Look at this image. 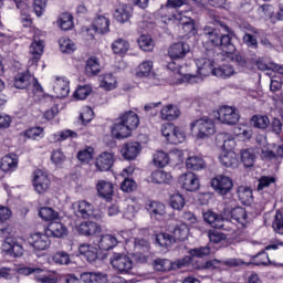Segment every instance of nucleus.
Segmentation results:
<instances>
[{
  "instance_id": "nucleus-51",
  "label": "nucleus",
  "mask_w": 283,
  "mask_h": 283,
  "mask_svg": "<svg viewBox=\"0 0 283 283\" xmlns=\"http://www.w3.org/2000/svg\"><path fill=\"white\" fill-rule=\"evenodd\" d=\"M39 216L40 218H42V220H45L46 222L59 219V212L50 207L41 208L39 211Z\"/></svg>"
},
{
  "instance_id": "nucleus-21",
  "label": "nucleus",
  "mask_w": 283,
  "mask_h": 283,
  "mask_svg": "<svg viewBox=\"0 0 283 283\" xmlns=\"http://www.w3.org/2000/svg\"><path fill=\"white\" fill-rule=\"evenodd\" d=\"M32 81H34V76H32L30 72H20L14 77V87H17V90H28L29 86L32 85Z\"/></svg>"
},
{
  "instance_id": "nucleus-29",
  "label": "nucleus",
  "mask_w": 283,
  "mask_h": 283,
  "mask_svg": "<svg viewBox=\"0 0 283 283\" xmlns=\"http://www.w3.org/2000/svg\"><path fill=\"white\" fill-rule=\"evenodd\" d=\"M98 81L99 87H102L106 92H112V90H116L117 81L112 73L99 75Z\"/></svg>"
},
{
  "instance_id": "nucleus-5",
  "label": "nucleus",
  "mask_w": 283,
  "mask_h": 283,
  "mask_svg": "<svg viewBox=\"0 0 283 283\" xmlns=\"http://www.w3.org/2000/svg\"><path fill=\"white\" fill-rule=\"evenodd\" d=\"M189 262L187 259L177 260L171 262L169 259H155L153 262V266L155 271L167 272L176 269H182V266L187 265Z\"/></svg>"
},
{
  "instance_id": "nucleus-59",
  "label": "nucleus",
  "mask_w": 283,
  "mask_h": 283,
  "mask_svg": "<svg viewBox=\"0 0 283 283\" xmlns=\"http://www.w3.org/2000/svg\"><path fill=\"white\" fill-rule=\"evenodd\" d=\"M275 181H276V179L273 176L260 177L259 184H258V191H263V189L271 187V185H275Z\"/></svg>"
},
{
  "instance_id": "nucleus-44",
  "label": "nucleus",
  "mask_w": 283,
  "mask_h": 283,
  "mask_svg": "<svg viewBox=\"0 0 283 283\" xmlns=\"http://www.w3.org/2000/svg\"><path fill=\"white\" fill-rule=\"evenodd\" d=\"M93 27H95L98 34H105L109 32V19L99 15L95 19Z\"/></svg>"
},
{
  "instance_id": "nucleus-7",
  "label": "nucleus",
  "mask_w": 283,
  "mask_h": 283,
  "mask_svg": "<svg viewBox=\"0 0 283 283\" xmlns=\"http://www.w3.org/2000/svg\"><path fill=\"white\" fill-rule=\"evenodd\" d=\"M203 220L213 229H223V231H227V224L231 223L222 214H218L211 210L203 212Z\"/></svg>"
},
{
  "instance_id": "nucleus-56",
  "label": "nucleus",
  "mask_w": 283,
  "mask_h": 283,
  "mask_svg": "<svg viewBox=\"0 0 283 283\" xmlns=\"http://www.w3.org/2000/svg\"><path fill=\"white\" fill-rule=\"evenodd\" d=\"M185 197H182V195L175 193L170 197V206L177 211H181V209H185Z\"/></svg>"
},
{
  "instance_id": "nucleus-40",
  "label": "nucleus",
  "mask_w": 283,
  "mask_h": 283,
  "mask_svg": "<svg viewBox=\"0 0 283 283\" xmlns=\"http://www.w3.org/2000/svg\"><path fill=\"white\" fill-rule=\"evenodd\" d=\"M57 25L64 31L72 30L74 28V17H72L70 13L60 14Z\"/></svg>"
},
{
  "instance_id": "nucleus-30",
  "label": "nucleus",
  "mask_w": 283,
  "mask_h": 283,
  "mask_svg": "<svg viewBox=\"0 0 283 283\" xmlns=\"http://www.w3.org/2000/svg\"><path fill=\"white\" fill-rule=\"evenodd\" d=\"M19 165V159L17 158V155H6L1 159L0 168L2 171H14Z\"/></svg>"
},
{
  "instance_id": "nucleus-48",
  "label": "nucleus",
  "mask_w": 283,
  "mask_h": 283,
  "mask_svg": "<svg viewBox=\"0 0 283 283\" xmlns=\"http://www.w3.org/2000/svg\"><path fill=\"white\" fill-rule=\"evenodd\" d=\"M233 74H235V71L231 65H222L213 71V76H217L218 78H229L230 76H233Z\"/></svg>"
},
{
  "instance_id": "nucleus-22",
  "label": "nucleus",
  "mask_w": 283,
  "mask_h": 283,
  "mask_svg": "<svg viewBox=\"0 0 283 283\" xmlns=\"http://www.w3.org/2000/svg\"><path fill=\"white\" fill-rule=\"evenodd\" d=\"M80 254L87 260V262H96L98 259V250L90 244V243H83L78 247Z\"/></svg>"
},
{
  "instance_id": "nucleus-4",
  "label": "nucleus",
  "mask_w": 283,
  "mask_h": 283,
  "mask_svg": "<svg viewBox=\"0 0 283 283\" xmlns=\"http://www.w3.org/2000/svg\"><path fill=\"white\" fill-rule=\"evenodd\" d=\"M217 119L222 125H238L240 123V111L233 106H221L218 109Z\"/></svg>"
},
{
  "instance_id": "nucleus-62",
  "label": "nucleus",
  "mask_w": 283,
  "mask_h": 283,
  "mask_svg": "<svg viewBox=\"0 0 283 283\" xmlns=\"http://www.w3.org/2000/svg\"><path fill=\"white\" fill-rule=\"evenodd\" d=\"M45 8H48V0L33 1V11L36 14V17H43Z\"/></svg>"
},
{
  "instance_id": "nucleus-37",
  "label": "nucleus",
  "mask_w": 283,
  "mask_h": 283,
  "mask_svg": "<svg viewBox=\"0 0 283 283\" xmlns=\"http://www.w3.org/2000/svg\"><path fill=\"white\" fill-rule=\"evenodd\" d=\"M231 34L233 33L221 34L219 40V48L227 52V54H233L235 52V45L231 42Z\"/></svg>"
},
{
  "instance_id": "nucleus-28",
  "label": "nucleus",
  "mask_w": 283,
  "mask_h": 283,
  "mask_svg": "<svg viewBox=\"0 0 283 283\" xmlns=\"http://www.w3.org/2000/svg\"><path fill=\"white\" fill-rule=\"evenodd\" d=\"M203 36L208 39L211 45H213L214 48H220V38L222 36V34H220V30L212 27H205Z\"/></svg>"
},
{
  "instance_id": "nucleus-19",
  "label": "nucleus",
  "mask_w": 283,
  "mask_h": 283,
  "mask_svg": "<svg viewBox=\"0 0 283 283\" xmlns=\"http://www.w3.org/2000/svg\"><path fill=\"white\" fill-rule=\"evenodd\" d=\"M112 134L114 138H117V140H123V138H129V136H132V130L129 126L119 122V119L117 118L112 126Z\"/></svg>"
},
{
  "instance_id": "nucleus-42",
  "label": "nucleus",
  "mask_w": 283,
  "mask_h": 283,
  "mask_svg": "<svg viewBox=\"0 0 283 283\" xmlns=\"http://www.w3.org/2000/svg\"><path fill=\"white\" fill-rule=\"evenodd\" d=\"M156 242L159 247L169 249V247H174V244H176V238L169 233H159L156 235Z\"/></svg>"
},
{
  "instance_id": "nucleus-41",
  "label": "nucleus",
  "mask_w": 283,
  "mask_h": 283,
  "mask_svg": "<svg viewBox=\"0 0 283 283\" xmlns=\"http://www.w3.org/2000/svg\"><path fill=\"white\" fill-rule=\"evenodd\" d=\"M153 71H154V62L144 61L138 65L136 70V75L139 78H146L147 76H150Z\"/></svg>"
},
{
  "instance_id": "nucleus-32",
  "label": "nucleus",
  "mask_w": 283,
  "mask_h": 283,
  "mask_svg": "<svg viewBox=\"0 0 283 283\" xmlns=\"http://www.w3.org/2000/svg\"><path fill=\"white\" fill-rule=\"evenodd\" d=\"M45 48V43L41 40H34L30 45V54H32L31 61L32 63H39L41 59V54H43V49Z\"/></svg>"
},
{
  "instance_id": "nucleus-3",
  "label": "nucleus",
  "mask_w": 283,
  "mask_h": 283,
  "mask_svg": "<svg viewBox=\"0 0 283 283\" xmlns=\"http://www.w3.org/2000/svg\"><path fill=\"white\" fill-rule=\"evenodd\" d=\"M190 129L198 130V138H209L216 134V124L209 118H200L190 124Z\"/></svg>"
},
{
  "instance_id": "nucleus-35",
  "label": "nucleus",
  "mask_w": 283,
  "mask_h": 283,
  "mask_svg": "<svg viewBox=\"0 0 283 283\" xmlns=\"http://www.w3.org/2000/svg\"><path fill=\"white\" fill-rule=\"evenodd\" d=\"M150 178L155 185H169L171 182V174L164 170L154 171Z\"/></svg>"
},
{
  "instance_id": "nucleus-9",
  "label": "nucleus",
  "mask_w": 283,
  "mask_h": 283,
  "mask_svg": "<svg viewBox=\"0 0 283 283\" xmlns=\"http://www.w3.org/2000/svg\"><path fill=\"white\" fill-rule=\"evenodd\" d=\"M33 187L38 193H45L50 189V178L43 170L33 172Z\"/></svg>"
},
{
  "instance_id": "nucleus-47",
  "label": "nucleus",
  "mask_w": 283,
  "mask_h": 283,
  "mask_svg": "<svg viewBox=\"0 0 283 283\" xmlns=\"http://www.w3.org/2000/svg\"><path fill=\"white\" fill-rule=\"evenodd\" d=\"M252 262L255 264V266H269V264H275L271 261V259H269V253L265 251H261L254 255L252 258Z\"/></svg>"
},
{
  "instance_id": "nucleus-43",
  "label": "nucleus",
  "mask_w": 283,
  "mask_h": 283,
  "mask_svg": "<svg viewBox=\"0 0 283 283\" xmlns=\"http://www.w3.org/2000/svg\"><path fill=\"white\" fill-rule=\"evenodd\" d=\"M85 72L87 76H96L101 72V64L97 57H90L86 61Z\"/></svg>"
},
{
  "instance_id": "nucleus-53",
  "label": "nucleus",
  "mask_w": 283,
  "mask_h": 283,
  "mask_svg": "<svg viewBox=\"0 0 283 283\" xmlns=\"http://www.w3.org/2000/svg\"><path fill=\"white\" fill-rule=\"evenodd\" d=\"M186 138L187 135H185V132L175 126V130L172 132L170 138H168V143H171L172 145H180V143H185Z\"/></svg>"
},
{
  "instance_id": "nucleus-31",
  "label": "nucleus",
  "mask_w": 283,
  "mask_h": 283,
  "mask_svg": "<svg viewBox=\"0 0 283 283\" xmlns=\"http://www.w3.org/2000/svg\"><path fill=\"white\" fill-rule=\"evenodd\" d=\"M178 116H180V109H178L174 104H168L160 111V117L163 120H176Z\"/></svg>"
},
{
  "instance_id": "nucleus-14",
  "label": "nucleus",
  "mask_w": 283,
  "mask_h": 283,
  "mask_svg": "<svg viewBox=\"0 0 283 283\" xmlns=\"http://www.w3.org/2000/svg\"><path fill=\"white\" fill-rule=\"evenodd\" d=\"M119 122H122L128 129L134 132L140 125V119L138 118V115L134 111H127L117 117Z\"/></svg>"
},
{
  "instance_id": "nucleus-50",
  "label": "nucleus",
  "mask_w": 283,
  "mask_h": 283,
  "mask_svg": "<svg viewBox=\"0 0 283 283\" xmlns=\"http://www.w3.org/2000/svg\"><path fill=\"white\" fill-rule=\"evenodd\" d=\"M251 123L258 129H266L271 125V120L266 115H254L251 119Z\"/></svg>"
},
{
  "instance_id": "nucleus-49",
  "label": "nucleus",
  "mask_w": 283,
  "mask_h": 283,
  "mask_svg": "<svg viewBox=\"0 0 283 283\" xmlns=\"http://www.w3.org/2000/svg\"><path fill=\"white\" fill-rule=\"evenodd\" d=\"M137 43L144 52H151V50H154V40L149 35L142 34L138 38Z\"/></svg>"
},
{
  "instance_id": "nucleus-52",
  "label": "nucleus",
  "mask_w": 283,
  "mask_h": 283,
  "mask_svg": "<svg viewBox=\"0 0 283 283\" xmlns=\"http://www.w3.org/2000/svg\"><path fill=\"white\" fill-rule=\"evenodd\" d=\"M52 260L55 264H60L61 266H66L72 262L70 259V254L65 251H59L55 254H53Z\"/></svg>"
},
{
  "instance_id": "nucleus-13",
  "label": "nucleus",
  "mask_w": 283,
  "mask_h": 283,
  "mask_svg": "<svg viewBox=\"0 0 283 283\" xmlns=\"http://www.w3.org/2000/svg\"><path fill=\"white\" fill-rule=\"evenodd\" d=\"M146 210L153 220H163L167 216V207L158 201H149L146 205Z\"/></svg>"
},
{
  "instance_id": "nucleus-58",
  "label": "nucleus",
  "mask_w": 283,
  "mask_h": 283,
  "mask_svg": "<svg viewBox=\"0 0 283 283\" xmlns=\"http://www.w3.org/2000/svg\"><path fill=\"white\" fill-rule=\"evenodd\" d=\"M192 258H207V255L211 254V248L209 245L195 248L189 251Z\"/></svg>"
},
{
  "instance_id": "nucleus-61",
  "label": "nucleus",
  "mask_w": 283,
  "mask_h": 283,
  "mask_svg": "<svg viewBox=\"0 0 283 283\" xmlns=\"http://www.w3.org/2000/svg\"><path fill=\"white\" fill-rule=\"evenodd\" d=\"M92 94V87L84 85L80 86L75 92H74V97L77 98V101H85L86 97Z\"/></svg>"
},
{
  "instance_id": "nucleus-2",
  "label": "nucleus",
  "mask_w": 283,
  "mask_h": 283,
  "mask_svg": "<svg viewBox=\"0 0 283 283\" xmlns=\"http://www.w3.org/2000/svg\"><path fill=\"white\" fill-rule=\"evenodd\" d=\"M111 264L117 273L127 274L134 269V261L127 254L114 253L111 256Z\"/></svg>"
},
{
  "instance_id": "nucleus-55",
  "label": "nucleus",
  "mask_w": 283,
  "mask_h": 283,
  "mask_svg": "<svg viewBox=\"0 0 283 283\" xmlns=\"http://www.w3.org/2000/svg\"><path fill=\"white\" fill-rule=\"evenodd\" d=\"M154 164L156 167H167L169 165V155L165 151H157L154 155Z\"/></svg>"
},
{
  "instance_id": "nucleus-57",
  "label": "nucleus",
  "mask_w": 283,
  "mask_h": 283,
  "mask_svg": "<svg viewBox=\"0 0 283 283\" xmlns=\"http://www.w3.org/2000/svg\"><path fill=\"white\" fill-rule=\"evenodd\" d=\"M172 19L174 21H178L180 25L193 22V19L189 17V12H182L180 10H176V13L172 14Z\"/></svg>"
},
{
  "instance_id": "nucleus-60",
  "label": "nucleus",
  "mask_w": 283,
  "mask_h": 283,
  "mask_svg": "<svg viewBox=\"0 0 283 283\" xmlns=\"http://www.w3.org/2000/svg\"><path fill=\"white\" fill-rule=\"evenodd\" d=\"M94 119V111L90 108L88 106H85L80 114V120L82 122V125H87V123H92Z\"/></svg>"
},
{
  "instance_id": "nucleus-1",
  "label": "nucleus",
  "mask_w": 283,
  "mask_h": 283,
  "mask_svg": "<svg viewBox=\"0 0 283 283\" xmlns=\"http://www.w3.org/2000/svg\"><path fill=\"white\" fill-rule=\"evenodd\" d=\"M196 65L198 74H185L182 76V83H190L191 85H193V83H202V76H209V74L216 72V67L213 66L214 62L211 59H198L196 60Z\"/></svg>"
},
{
  "instance_id": "nucleus-39",
  "label": "nucleus",
  "mask_w": 283,
  "mask_h": 283,
  "mask_svg": "<svg viewBox=\"0 0 283 283\" xmlns=\"http://www.w3.org/2000/svg\"><path fill=\"white\" fill-rule=\"evenodd\" d=\"M172 233H174L172 238H175V242L176 240L185 242V240L189 238V226H187V223H180L175 227Z\"/></svg>"
},
{
  "instance_id": "nucleus-8",
  "label": "nucleus",
  "mask_w": 283,
  "mask_h": 283,
  "mask_svg": "<svg viewBox=\"0 0 283 283\" xmlns=\"http://www.w3.org/2000/svg\"><path fill=\"white\" fill-rule=\"evenodd\" d=\"M74 214L76 218H82L83 220H87L92 218L94 214V205L90 203L86 200H80L72 205Z\"/></svg>"
},
{
  "instance_id": "nucleus-64",
  "label": "nucleus",
  "mask_w": 283,
  "mask_h": 283,
  "mask_svg": "<svg viewBox=\"0 0 283 283\" xmlns=\"http://www.w3.org/2000/svg\"><path fill=\"white\" fill-rule=\"evenodd\" d=\"M272 227L276 233L283 235V216L281 212H276Z\"/></svg>"
},
{
  "instance_id": "nucleus-25",
  "label": "nucleus",
  "mask_w": 283,
  "mask_h": 283,
  "mask_svg": "<svg viewBox=\"0 0 283 283\" xmlns=\"http://www.w3.org/2000/svg\"><path fill=\"white\" fill-rule=\"evenodd\" d=\"M129 174H132V168H125L120 174L122 178H124V181L120 185V189L125 193H132V191H136V181L128 178Z\"/></svg>"
},
{
  "instance_id": "nucleus-6",
  "label": "nucleus",
  "mask_w": 283,
  "mask_h": 283,
  "mask_svg": "<svg viewBox=\"0 0 283 283\" xmlns=\"http://www.w3.org/2000/svg\"><path fill=\"white\" fill-rule=\"evenodd\" d=\"M211 187L217 193H220V196H227V193L233 189V180L231 177L218 175L211 180Z\"/></svg>"
},
{
  "instance_id": "nucleus-20",
  "label": "nucleus",
  "mask_w": 283,
  "mask_h": 283,
  "mask_svg": "<svg viewBox=\"0 0 283 283\" xmlns=\"http://www.w3.org/2000/svg\"><path fill=\"white\" fill-rule=\"evenodd\" d=\"M97 193L104 200H112L114 196V184L99 179L96 184Z\"/></svg>"
},
{
  "instance_id": "nucleus-17",
  "label": "nucleus",
  "mask_w": 283,
  "mask_h": 283,
  "mask_svg": "<svg viewBox=\"0 0 283 283\" xmlns=\"http://www.w3.org/2000/svg\"><path fill=\"white\" fill-rule=\"evenodd\" d=\"M262 158L266 163H272V165H280L283 158V147L276 146L273 150H262Z\"/></svg>"
},
{
  "instance_id": "nucleus-33",
  "label": "nucleus",
  "mask_w": 283,
  "mask_h": 283,
  "mask_svg": "<svg viewBox=\"0 0 283 283\" xmlns=\"http://www.w3.org/2000/svg\"><path fill=\"white\" fill-rule=\"evenodd\" d=\"M48 235H53V238H63L67 235V228L61 222H51L46 231Z\"/></svg>"
},
{
  "instance_id": "nucleus-18",
  "label": "nucleus",
  "mask_w": 283,
  "mask_h": 283,
  "mask_svg": "<svg viewBox=\"0 0 283 283\" xmlns=\"http://www.w3.org/2000/svg\"><path fill=\"white\" fill-rule=\"evenodd\" d=\"M112 165H114V155L112 153H102L95 163V167L98 171H109L112 169Z\"/></svg>"
},
{
  "instance_id": "nucleus-10",
  "label": "nucleus",
  "mask_w": 283,
  "mask_h": 283,
  "mask_svg": "<svg viewBox=\"0 0 283 283\" xmlns=\"http://www.w3.org/2000/svg\"><path fill=\"white\" fill-rule=\"evenodd\" d=\"M189 44L185 42H178L169 46L168 49V56L172 61H180L187 56L190 52Z\"/></svg>"
},
{
  "instance_id": "nucleus-12",
  "label": "nucleus",
  "mask_w": 283,
  "mask_h": 283,
  "mask_svg": "<svg viewBox=\"0 0 283 283\" xmlns=\"http://www.w3.org/2000/svg\"><path fill=\"white\" fill-rule=\"evenodd\" d=\"M29 244H31L35 251H45V249H49L52 242L50 241V237H48V234L38 232L30 235Z\"/></svg>"
},
{
  "instance_id": "nucleus-36",
  "label": "nucleus",
  "mask_w": 283,
  "mask_h": 283,
  "mask_svg": "<svg viewBox=\"0 0 283 283\" xmlns=\"http://www.w3.org/2000/svg\"><path fill=\"white\" fill-rule=\"evenodd\" d=\"M187 169H191V171H200L207 167L205 159L198 156L188 157L186 160Z\"/></svg>"
},
{
  "instance_id": "nucleus-27",
  "label": "nucleus",
  "mask_w": 283,
  "mask_h": 283,
  "mask_svg": "<svg viewBox=\"0 0 283 283\" xmlns=\"http://www.w3.org/2000/svg\"><path fill=\"white\" fill-rule=\"evenodd\" d=\"M219 160L222 167H231L232 169H235L239 165L238 155L231 150L221 153Z\"/></svg>"
},
{
  "instance_id": "nucleus-15",
  "label": "nucleus",
  "mask_w": 283,
  "mask_h": 283,
  "mask_svg": "<svg viewBox=\"0 0 283 283\" xmlns=\"http://www.w3.org/2000/svg\"><path fill=\"white\" fill-rule=\"evenodd\" d=\"M53 91L56 98H65L70 95V81L65 80V77H55Z\"/></svg>"
},
{
  "instance_id": "nucleus-46",
  "label": "nucleus",
  "mask_w": 283,
  "mask_h": 283,
  "mask_svg": "<svg viewBox=\"0 0 283 283\" xmlns=\"http://www.w3.org/2000/svg\"><path fill=\"white\" fill-rule=\"evenodd\" d=\"M241 163H243L244 167H253L255 163V150L253 149L241 150Z\"/></svg>"
},
{
  "instance_id": "nucleus-24",
  "label": "nucleus",
  "mask_w": 283,
  "mask_h": 283,
  "mask_svg": "<svg viewBox=\"0 0 283 283\" xmlns=\"http://www.w3.org/2000/svg\"><path fill=\"white\" fill-rule=\"evenodd\" d=\"M230 218L233 222H238L242 227L249 223V214L247 213V209L242 207L233 208L230 211Z\"/></svg>"
},
{
  "instance_id": "nucleus-45",
  "label": "nucleus",
  "mask_w": 283,
  "mask_h": 283,
  "mask_svg": "<svg viewBox=\"0 0 283 283\" xmlns=\"http://www.w3.org/2000/svg\"><path fill=\"white\" fill-rule=\"evenodd\" d=\"M114 54H125L129 50V42L125 39H117L112 43Z\"/></svg>"
},
{
  "instance_id": "nucleus-26",
  "label": "nucleus",
  "mask_w": 283,
  "mask_h": 283,
  "mask_svg": "<svg viewBox=\"0 0 283 283\" xmlns=\"http://www.w3.org/2000/svg\"><path fill=\"white\" fill-rule=\"evenodd\" d=\"M78 233L82 235H96L101 233V227L93 221H84L77 228Z\"/></svg>"
},
{
  "instance_id": "nucleus-23",
  "label": "nucleus",
  "mask_w": 283,
  "mask_h": 283,
  "mask_svg": "<svg viewBox=\"0 0 283 283\" xmlns=\"http://www.w3.org/2000/svg\"><path fill=\"white\" fill-rule=\"evenodd\" d=\"M133 12L134 10L129 6L123 4L115 10L113 15L118 23H127L132 19Z\"/></svg>"
},
{
  "instance_id": "nucleus-63",
  "label": "nucleus",
  "mask_w": 283,
  "mask_h": 283,
  "mask_svg": "<svg viewBox=\"0 0 283 283\" xmlns=\"http://www.w3.org/2000/svg\"><path fill=\"white\" fill-rule=\"evenodd\" d=\"M208 237L210 242H213L214 244H220L223 240H227V234L218 231V230H210L208 232Z\"/></svg>"
},
{
  "instance_id": "nucleus-16",
  "label": "nucleus",
  "mask_w": 283,
  "mask_h": 283,
  "mask_svg": "<svg viewBox=\"0 0 283 283\" xmlns=\"http://www.w3.org/2000/svg\"><path fill=\"white\" fill-rule=\"evenodd\" d=\"M140 149L142 147L140 144H138V142H130L124 144V146L120 149V154L126 160H134L136 159L138 154H140Z\"/></svg>"
},
{
  "instance_id": "nucleus-34",
  "label": "nucleus",
  "mask_w": 283,
  "mask_h": 283,
  "mask_svg": "<svg viewBox=\"0 0 283 283\" xmlns=\"http://www.w3.org/2000/svg\"><path fill=\"white\" fill-rule=\"evenodd\" d=\"M118 244V239L112 234H104L98 241V247L102 251H109Z\"/></svg>"
},
{
  "instance_id": "nucleus-11",
  "label": "nucleus",
  "mask_w": 283,
  "mask_h": 283,
  "mask_svg": "<svg viewBox=\"0 0 283 283\" xmlns=\"http://www.w3.org/2000/svg\"><path fill=\"white\" fill-rule=\"evenodd\" d=\"M179 185L186 191H198L200 189V180L193 172H186L179 177Z\"/></svg>"
},
{
  "instance_id": "nucleus-38",
  "label": "nucleus",
  "mask_w": 283,
  "mask_h": 283,
  "mask_svg": "<svg viewBox=\"0 0 283 283\" xmlns=\"http://www.w3.org/2000/svg\"><path fill=\"white\" fill-rule=\"evenodd\" d=\"M237 193L242 205H251V202H253V191L251 188L247 186H240Z\"/></svg>"
},
{
  "instance_id": "nucleus-54",
  "label": "nucleus",
  "mask_w": 283,
  "mask_h": 283,
  "mask_svg": "<svg viewBox=\"0 0 283 283\" xmlns=\"http://www.w3.org/2000/svg\"><path fill=\"white\" fill-rule=\"evenodd\" d=\"M59 43L60 50L64 54H71V52H74L76 50V44H74V42H72V40L67 38L60 39Z\"/></svg>"
}]
</instances>
